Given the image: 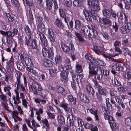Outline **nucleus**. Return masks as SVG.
<instances>
[{
	"mask_svg": "<svg viewBox=\"0 0 131 131\" xmlns=\"http://www.w3.org/2000/svg\"><path fill=\"white\" fill-rule=\"evenodd\" d=\"M54 60L56 63V64H58L61 61L62 58L60 55H57L55 57Z\"/></svg>",
	"mask_w": 131,
	"mask_h": 131,
	"instance_id": "obj_34",
	"label": "nucleus"
},
{
	"mask_svg": "<svg viewBox=\"0 0 131 131\" xmlns=\"http://www.w3.org/2000/svg\"><path fill=\"white\" fill-rule=\"evenodd\" d=\"M29 12H30L29 16V17L28 21L29 24L30 25H31L32 23L33 22L34 18L33 15L31 12V10H29Z\"/></svg>",
	"mask_w": 131,
	"mask_h": 131,
	"instance_id": "obj_39",
	"label": "nucleus"
},
{
	"mask_svg": "<svg viewBox=\"0 0 131 131\" xmlns=\"http://www.w3.org/2000/svg\"><path fill=\"white\" fill-rule=\"evenodd\" d=\"M87 110L88 112H90L91 114H93L95 119L97 121H99V118L98 115V111L97 110L95 111L91 109H87Z\"/></svg>",
	"mask_w": 131,
	"mask_h": 131,
	"instance_id": "obj_19",
	"label": "nucleus"
},
{
	"mask_svg": "<svg viewBox=\"0 0 131 131\" xmlns=\"http://www.w3.org/2000/svg\"><path fill=\"white\" fill-rule=\"evenodd\" d=\"M87 3L90 5L91 12H94L95 11H99L100 9L101 8L99 6V2L97 0H91L90 3V1H87Z\"/></svg>",
	"mask_w": 131,
	"mask_h": 131,
	"instance_id": "obj_3",
	"label": "nucleus"
},
{
	"mask_svg": "<svg viewBox=\"0 0 131 131\" xmlns=\"http://www.w3.org/2000/svg\"><path fill=\"white\" fill-rule=\"evenodd\" d=\"M93 50L95 52H99L101 53H104L105 51V49L103 48V46H98L96 45L94 46ZM103 55L104 57L105 58H109L108 56H107L103 53Z\"/></svg>",
	"mask_w": 131,
	"mask_h": 131,
	"instance_id": "obj_12",
	"label": "nucleus"
},
{
	"mask_svg": "<svg viewBox=\"0 0 131 131\" xmlns=\"http://www.w3.org/2000/svg\"><path fill=\"white\" fill-rule=\"evenodd\" d=\"M101 74H103L104 75H107L109 74V71L106 70L105 69H101Z\"/></svg>",
	"mask_w": 131,
	"mask_h": 131,
	"instance_id": "obj_48",
	"label": "nucleus"
},
{
	"mask_svg": "<svg viewBox=\"0 0 131 131\" xmlns=\"http://www.w3.org/2000/svg\"><path fill=\"white\" fill-rule=\"evenodd\" d=\"M93 61L97 65L103 66L105 64V63L103 61L100 60L97 58L93 59Z\"/></svg>",
	"mask_w": 131,
	"mask_h": 131,
	"instance_id": "obj_31",
	"label": "nucleus"
},
{
	"mask_svg": "<svg viewBox=\"0 0 131 131\" xmlns=\"http://www.w3.org/2000/svg\"><path fill=\"white\" fill-rule=\"evenodd\" d=\"M41 122L44 124L48 128L49 127V124L48 121L46 119H43L41 121Z\"/></svg>",
	"mask_w": 131,
	"mask_h": 131,
	"instance_id": "obj_46",
	"label": "nucleus"
},
{
	"mask_svg": "<svg viewBox=\"0 0 131 131\" xmlns=\"http://www.w3.org/2000/svg\"><path fill=\"white\" fill-rule=\"evenodd\" d=\"M15 77L16 79L15 82L16 84V89L18 90V88H20L23 91H25V86L21 83L20 78L21 77V73L19 72H16L15 74Z\"/></svg>",
	"mask_w": 131,
	"mask_h": 131,
	"instance_id": "obj_4",
	"label": "nucleus"
},
{
	"mask_svg": "<svg viewBox=\"0 0 131 131\" xmlns=\"http://www.w3.org/2000/svg\"><path fill=\"white\" fill-rule=\"evenodd\" d=\"M95 85L98 88L97 90L99 93L105 96L107 95L108 91L106 89L102 88L97 83H96Z\"/></svg>",
	"mask_w": 131,
	"mask_h": 131,
	"instance_id": "obj_13",
	"label": "nucleus"
},
{
	"mask_svg": "<svg viewBox=\"0 0 131 131\" xmlns=\"http://www.w3.org/2000/svg\"><path fill=\"white\" fill-rule=\"evenodd\" d=\"M83 77L82 74L74 75L72 77L73 81L75 84H78L79 82L82 81Z\"/></svg>",
	"mask_w": 131,
	"mask_h": 131,
	"instance_id": "obj_11",
	"label": "nucleus"
},
{
	"mask_svg": "<svg viewBox=\"0 0 131 131\" xmlns=\"http://www.w3.org/2000/svg\"><path fill=\"white\" fill-rule=\"evenodd\" d=\"M25 62L26 65L27 64H31V63H32L30 59L28 57L25 58Z\"/></svg>",
	"mask_w": 131,
	"mask_h": 131,
	"instance_id": "obj_58",
	"label": "nucleus"
},
{
	"mask_svg": "<svg viewBox=\"0 0 131 131\" xmlns=\"http://www.w3.org/2000/svg\"><path fill=\"white\" fill-rule=\"evenodd\" d=\"M75 72L77 73H79L82 72L83 69L81 66L79 64H77L76 66Z\"/></svg>",
	"mask_w": 131,
	"mask_h": 131,
	"instance_id": "obj_37",
	"label": "nucleus"
},
{
	"mask_svg": "<svg viewBox=\"0 0 131 131\" xmlns=\"http://www.w3.org/2000/svg\"><path fill=\"white\" fill-rule=\"evenodd\" d=\"M83 13L86 19L88 21H90L91 20V17H92L93 19H96L95 16L96 14H95L94 12H91L89 10V12L85 9H83Z\"/></svg>",
	"mask_w": 131,
	"mask_h": 131,
	"instance_id": "obj_6",
	"label": "nucleus"
},
{
	"mask_svg": "<svg viewBox=\"0 0 131 131\" xmlns=\"http://www.w3.org/2000/svg\"><path fill=\"white\" fill-rule=\"evenodd\" d=\"M104 116L105 119L111 121H114V118L112 116H109L106 114H104Z\"/></svg>",
	"mask_w": 131,
	"mask_h": 131,
	"instance_id": "obj_44",
	"label": "nucleus"
},
{
	"mask_svg": "<svg viewBox=\"0 0 131 131\" xmlns=\"http://www.w3.org/2000/svg\"><path fill=\"white\" fill-rule=\"evenodd\" d=\"M112 69L114 70L121 71L123 70L124 68L121 64L120 63H114L112 66Z\"/></svg>",
	"mask_w": 131,
	"mask_h": 131,
	"instance_id": "obj_15",
	"label": "nucleus"
},
{
	"mask_svg": "<svg viewBox=\"0 0 131 131\" xmlns=\"http://www.w3.org/2000/svg\"><path fill=\"white\" fill-rule=\"evenodd\" d=\"M100 21L101 23L105 25H108L110 26L112 25L111 21L106 18H103L100 20Z\"/></svg>",
	"mask_w": 131,
	"mask_h": 131,
	"instance_id": "obj_17",
	"label": "nucleus"
},
{
	"mask_svg": "<svg viewBox=\"0 0 131 131\" xmlns=\"http://www.w3.org/2000/svg\"><path fill=\"white\" fill-rule=\"evenodd\" d=\"M86 89L88 92L92 95L94 94V92L93 91V89L91 86L90 84L89 83H88V84L87 85Z\"/></svg>",
	"mask_w": 131,
	"mask_h": 131,
	"instance_id": "obj_25",
	"label": "nucleus"
},
{
	"mask_svg": "<svg viewBox=\"0 0 131 131\" xmlns=\"http://www.w3.org/2000/svg\"><path fill=\"white\" fill-rule=\"evenodd\" d=\"M57 91L58 93L64 95H66L68 94L67 91L65 90L63 88L61 87H57Z\"/></svg>",
	"mask_w": 131,
	"mask_h": 131,
	"instance_id": "obj_21",
	"label": "nucleus"
},
{
	"mask_svg": "<svg viewBox=\"0 0 131 131\" xmlns=\"http://www.w3.org/2000/svg\"><path fill=\"white\" fill-rule=\"evenodd\" d=\"M77 121L78 124L79 126H82L84 125V122L81 119L78 118H77Z\"/></svg>",
	"mask_w": 131,
	"mask_h": 131,
	"instance_id": "obj_53",
	"label": "nucleus"
},
{
	"mask_svg": "<svg viewBox=\"0 0 131 131\" xmlns=\"http://www.w3.org/2000/svg\"><path fill=\"white\" fill-rule=\"evenodd\" d=\"M69 104L66 103H62L61 106V107L63 108L66 111H68L69 110L68 106Z\"/></svg>",
	"mask_w": 131,
	"mask_h": 131,
	"instance_id": "obj_42",
	"label": "nucleus"
},
{
	"mask_svg": "<svg viewBox=\"0 0 131 131\" xmlns=\"http://www.w3.org/2000/svg\"><path fill=\"white\" fill-rule=\"evenodd\" d=\"M0 99L3 101H6V96L3 93H2L0 95Z\"/></svg>",
	"mask_w": 131,
	"mask_h": 131,
	"instance_id": "obj_54",
	"label": "nucleus"
},
{
	"mask_svg": "<svg viewBox=\"0 0 131 131\" xmlns=\"http://www.w3.org/2000/svg\"><path fill=\"white\" fill-rule=\"evenodd\" d=\"M29 88L30 90L33 92L36 95H37L38 94V92L37 91H36L34 86H33V84L32 85H30L29 86Z\"/></svg>",
	"mask_w": 131,
	"mask_h": 131,
	"instance_id": "obj_45",
	"label": "nucleus"
},
{
	"mask_svg": "<svg viewBox=\"0 0 131 131\" xmlns=\"http://www.w3.org/2000/svg\"><path fill=\"white\" fill-rule=\"evenodd\" d=\"M11 2L16 6L19 7L20 6L19 3L17 0H11Z\"/></svg>",
	"mask_w": 131,
	"mask_h": 131,
	"instance_id": "obj_55",
	"label": "nucleus"
},
{
	"mask_svg": "<svg viewBox=\"0 0 131 131\" xmlns=\"http://www.w3.org/2000/svg\"><path fill=\"white\" fill-rule=\"evenodd\" d=\"M93 126L92 124L88 123L85 124L84 125V127L86 128L89 129L90 130Z\"/></svg>",
	"mask_w": 131,
	"mask_h": 131,
	"instance_id": "obj_63",
	"label": "nucleus"
},
{
	"mask_svg": "<svg viewBox=\"0 0 131 131\" xmlns=\"http://www.w3.org/2000/svg\"><path fill=\"white\" fill-rule=\"evenodd\" d=\"M75 35L77 37L78 39L80 41L83 42L85 41V40L82 34L79 33L75 32Z\"/></svg>",
	"mask_w": 131,
	"mask_h": 131,
	"instance_id": "obj_35",
	"label": "nucleus"
},
{
	"mask_svg": "<svg viewBox=\"0 0 131 131\" xmlns=\"http://www.w3.org/2000/svg\"><path fill=\"white\" fill-rule=\"evenodd\" d=\"M47 35L50 41L52 43L55 41L52 29L50 28L48 29Z\"/></svg>",
	"mask_w": 131,
	"mask_h": 131,
	"instance_id": "obj_14",
	"label": "nucleus"
},
{
	"mask_svg": "<svg viewBox=\"0 0 131 131\" xmlns=\"http://www.w3.org/2000/svg\"><path fill=\"white\" fill-rule=\"evenodd\" d=\"M85 58L87 59H88L89 60V61H88V64L89 65V64H90L92 62V63H93V59H93L92 56L91 55L89 54H87L85 56Z\"/></svg>",
	"mask_w": 131,
	"mask_h": 131,
	"instance_id": "obj_30",
	"label": "nucleus"
},
{
	"mask_svg": "<svg viewBox=\"0 0 131 131\" xmlns=\"http://www.w3.org/2000/svg\"><path fill=\"white\" fill-rule=\"evenodd\" d=\"M102 11L103 15L107 18H110L111 16L114 18L116 17V13L113 11L112 10L104 9H103Z\"/></svg>",
	"mask_w": 131,
	"mask_h": 131,
	"instance_id": "obj_8",
	"label": "nucleus"
},
{
	"mask_svg": "<svg viewBox=\"0 0 131 131\" xmlns=\"http://www.w3.org/2000/svg\"><path fill=\"white\" fill-rule=\"evenodd\" d=\"M109 123L110 124V126L112 129L116 130L119 128V124L118 123L114 122L111 125L110 122H109Z\"/></svg>",
	"mask_w": 131,
	"mask_h": 131,
	"instance_id": "obj_29",
	"label": "nucleus"
},
{
	"mask_svg": "<svg viewBox=\"0 0 131 131\" xmlns=\"http://www.w3.org/2000/svg\"><path fill=\"white\" fill-rule=\"evenodd\" d=\"M35 18L37 23L38 24V25L43 24L42 23V19L41 17L36 16L35 17Z\"/></svg>",
	"mask_w": 131,
	"mask_h": 131,
	"instance_id": "obj_38",
	"label": "nucleus"
},
{
	"mask_svg": "<svg viewBox=\"0 0 131 131\" xmlns=\"http://www.w3.org/2000/svg\"><path fill=\"white\" fill-rule=\"evenodd\" d=\"M58 122L61 124H64L65 123L64 117L62 115L59 116L58 117Z\"/></svg>",
	"mask_w": 131,
	"mask_h": 131,
	"instance_id": "obj_36",
	"label": "nucleus"
},
{
	"mask_svg": "<svg viewBox=\"0 0 131 131\" xmlns=\"http://www.w3.org/2000/svg\"><path fill=\"white\" fill-rule=\"evenodd\" d=\"M30 46L32 49L37 50V53H39L40 52V47L39 45L38 44L37 40L35 39H33L30 42Z\"/></svg>",
	"mask_w": 131,
	"mask_h": 131,
	"instance_id": "obj_10",
	"label": "nucleus"
},
{
	"mask_svg": "<svg viewBox=\"0 0 131 131\" xmlns=\"http://www.w3.org/2000/svg\"><path fill=\"white\" fill-rule=\"evenodd\" d=\"M125 123L126 125L129 126L131 124L130 118L129 117H127L125 119Z\"/></svg>",
	"mask_w": 131,
	"mask_h": 131,
	"instance_id": "obj_49",
	"label": "nucleus"
},
{
	"mask_svg": "<svg viewBox=\"0 0 131 131\" xmlns=\"http://www.w3.org/2000/svg\"><path fill=\"white\" fill-rule=\"evenodd\" d=\"M11 87L9 85H7L4 86L3 88V91L5 92L10 91L11 89Z\"/></svg>",
	"mask_w": 131,
	"mask_h": 131,
	"instance_id": "obj_60",
	"label": "nucleus"
},
{
	"mask_svg": "<svg viewBox=\"0 0 131 131\" xmlns=\"http://www.w3.org/2000/svg\"><path fill=\"white\" fill-rule=\"evenodd\" d=\"M24 29L25 30V32L26 34L28 35V36H31V32L30 29L27 25H26Z\"/></svg>",
	"mask_w": 131,
	"mask_h": 131,
	"instance_id": "obj_40",
	"label": "nucleus"
},
{
	"mask_svg": "<svg viewBox=\"0 0 131 131\" xmlns=\"http://www.w3.org/2000/svg\"><path fill=\"white\" fill-rule=\"evenodd\" d=\"M131 29V23L129 22L125 23L120 29V32L122 34H125L129 32Z\"/></svg>",
	"mask_w": 131,
	"mask_h": 131,
	"instance_id": "obj_7",
	"label": "nucleus"
},
{
	"mask_svg": "<svg viewBox=\"0 0 131 131\" xmlns=\"http://www.w3.org/2000/svg\"><path fill=\"white\" fill-rule=\"evenodd\" d=\"M37 28L38 31L40 33L38 34V35L42 45L45 46H47V40L44 35L42 34L45 31V25L43 24L38 25L37 26Z\"/></svg>",
	"mask_w": 131,
	"mask_h": 131,
	"instance_id": "obj_1",
	"label": "nucleus"
},
{
	"mask_svg": "<svg viewBox=\"0 0 131 131\" xmlns=\"http://www.w3.org/2000/svg\"><path fill=\"white\" fill-rule=\"evenodd\" d=\"M6 16L8 21L10 22L13 21L14 20L13 17L9 13L6 14Z\"/></svg>",
	"mask_w": 131,
	"mask_h": 131,
	"instance_id": "obj_41",
	"label": "nucleus"
},
{
	"mask_svg": "<svg viewBox=\"0 0 131 131\" xmlns=\"http://www.w3.org/2000/svg\"><path fill=\"white\" fill-rule=\"evenodd\" d=\"M22 105L24 106L25 108L27 109L28 108V102L26 99L22 100Z\"/></svg>",
	"mask_w": 131,
	"mask_h": 131,
	"instance_id": "obj_50",
	"label": "nucleus"
},
{
	"mask_svg": "<svg viewBox=\"0 0 131 131\" xmlns=\"http://www.w3.org/2000/svg\"><path fill=\"white\" fill-rule=\"evenodd\" d=\"M42 54L44 57H47L49 59H52L54 57L53 51L51 49H48L46 47H44L42 49Z\"/></svg>",
	"mask_w": 131,
	"mask_h": 131,
	"instance_id": "obj_5",
	"label": "nucleus"
},
{
	"mask_svg": "<svg viewBox=\"0 0 131 131\" xmlns=\"http://www.w3.org/2000/svg\"><path fill=\"white\" fill-rule=\"evenodd\" d=\"M7 36V39L8 38L9 39H13V37L14 36L12 32L10 31H8Z\"/></svg>",
	"mask_w": 131,
	"mask_h": 131,
	"instance_id": "obj_47",
	"label": "nucleus"
},
{
	"mask_svg": "<svg viewBox=\"0 0 131 131\" xmlns=\"http://www.w3.org/2000/svg\"><path fill=\"white\" fill-rule=\"evenodd\" d=\"M79 96L81 100L84 103H88L89 102V99L83 94L81 93H79Z\"/></svg>",
	"mask_w": 131,
	"mask_h": 131,
	"instance_id": "obj_20",
	"label": "nucleus"
},
{
	"mask_svg": "<svg viewBox=\"0 0 131 131\" xmlns=\"http://www.w3.org/2000/svg\"><path fill=\"white\" fill-rule=\"evenodd\" d=\"M122 76L125 79H127L128 80L130 79L131 74L127 70L123 72Z\"/></svg>",
	"mask_w": 131,
	"mask_h": 131,
	"instance_id": "obj_23",
	"label": "nucleus"
},
{
	"mask_svg": "<svg viewBox=\"0 0 131 131\" xmlns=\"http://www.w3.org/2000/svg\"><path fill=\"white\" fill-rule=\"evenodd\" d=\"M117 17L119 20H122L123 18V13L121 12L119 13H118Z\"/></svg>",
	"mask_w": 131,
	"mask_h": 131,
	"instance_id": "obj_59",
	"label": "nucleus"
},
{
	"mask_svg": "<svg viewBox=\"0 0 131 131\" xmlns=\"http://www.w3.org/2000/svg\"><path fill=\"white\" fill-rule=\"evenodd\" d=\"M14 59L12 57H11L10 58L9 60V62L8 64L7 68L8 69H10V71H13V68L14 67Z\"/></svg>",
	"mask_w": 131,
	"mask_h": 131,
	"instance_id": "obj_18",
	"label": "nucleus"
},
{
	"mask_svg": "<svg viewBox=\"0 0 131 131\" xmlns=\"http://www.w3.org/2000/svg\"><path fill=\"white\" fill-rule=\"evenodd\" d=\"M43 64L46 67H51L53 64L51 61L45 58L43 60Z\"/></svg>",
	"mask_w": 131,
	"mask_h": 131,
	"instance_id": "obj_22",
	"label": "nucleus"
},
{
	"mask_svg": "<svg viewBox=\"0 0 131 131\" xmlns=\"http://www.w3.org/2000/svg\"><path fill=\"white\" fill-rule=\"evenodd\" d=\"M75 28L76 29H80L83 24L82 23L80 20H76L75 21Z\"/></svg>",
	"mask_w": 131,
	"mask_h": 131,
	"instance_id": "obj_24",
	"label": "nucleus"
},
{
	"mask_svg": "<svg viewBox=\"0 0 131 131\" xmlns=\"http://www.w3.org/2000/svg\"><path fill=\"white\" fill-rule=\"evenodd\" d=\"M122 49L121 52L124 55L126 56L127 54L129 56L131 55V52L127 48H122Z\"/></svg>",
	"mask_w": 131,
	"mask_h": 131,
	"instance_id": "obj_26",
	"label": "nucleus"
},
{
	"mask_svg": "<svg viewBox=\"0 0 131 131\" xmlns=\"http://www.w3.org/2000/svg\"><path fill=\"white\" fill-rule=\"evenodd\" d=\"M67 99L68 100V101L71 102H73V104H75L76 103V100L75 98H74L73 96L71 95H68L67 96Z\"/></svg>",
	"mask_w": 131,
	"mask_h": 131,
	"instance_id": "obj_27",
	"label": "nucleus"
},
{
	"mask_svg": "<svg viewBox=\"0 0 131 131\" xmlns=\"http://www.w3.org/2000/svg\"><path fill=\"white\" fill-rule=\"evenodd\" d=\"M89 70L88 76L89 78H91L93 75L96 74L99 71L101 72V69L102 68L100 67H96L93 63L91 62L89 64Z\"/></svg>",
	"mask_w": 131,
	"mask_h": 131,
	"instance_id": "obj_2",
	"label": "nucleus"
},
{
	"mask_svg": "<svg viewBox=\"0 0 131 131\" xmlns=\"http://www.w3.org/2000/svg\"><path fill=\"white\" fill-rule=\"evenodd\" d=\"M25 44L28 47H30V41L31 40V36H28L27 37H25Z\"/></svg>",
	"mask_w": 131,
	"mask_h": 131,
	"instance_id": "obj_32",
	"label": "nucleus"
},
{
	"mask_svg": "<svg viewBox=\"0 0 131 131\" xmlns=\"http://www.w3.org/2000/svg\"><path fill=\"white\" fill-rule=\"evenodd\" d=\"M54 4V8L55 10H57L58 8V5L57 3L56 0H46V7L48 10H51L52 7V2Z\"/></svg>",
	"mask_w": 131,
	"mask_h": 131,
	"instance_id": "obj_9",
	"label": "nucleus"
},
{
	"mask_svg": "<svg viewBox=\"0 0 131 131\" xmlns=\"http://www.w3.org/2000/svg\"><path fill=\"white\" fill-rule=\"evenodd\" d=\"M65 5L68 7H70L71 5V3L70 0H64Z\"/></svg>",
	"mask_w": 131,
	"mask_h": 131,
	"instance_id": "obj_56",
	"label": "nucleus"
},
{
	"mask_svg": "<svg viewBox=\"0 0 131 131\" xmlns=\"http://www.w3.org/2000/svg\"><path fill=\"white\" fill-rule=\"evenodd\" d=\"M110 95L112 97H115L116 96V92L115 91H110Z\"/></svg>",
	"mask_w": 131,
	"mask_h": 131,
	"instance_id": "obj_64",
	"label": "nucleus"
},
{
	"mask_svg": "<svg viewBox=\"0 0 131 131\" xmlns=\"http://www.w3.org/2000/svg\"><path fill=\"white\" fill-rule=\"evenodd\" d=\"M18 113L16 111H14L12 114V116L13 118H16L18 116Z\"/></svg>",
	"mask_w": 131,
	"mask_h": 131,
	"instance_id": "obj_62",
	"label": "nucleus"
},
{
	"mask_svg": "<svg viewBox=\"0 0 131 131\" xmlns=\"http://www.w3.org/2000/svg\"><path fill=\"white\" fill-rule=\"evenodd\" d=\"M67 122H69V123L71 126H73L74 125V122L73 117L71 118L69 116L67 117Z\"/></svg>",
	"mask_w": 131,
	"mask_h": 131,
	"instance_id": "obj_43",
	"label": "nucleus"
},
{
	"mask_svg": "<svg viewBox=\"0 0 131 131\" xmlns=\"http://www.w3.org/2000/svg\"><path fill=\"white\" fill-rule=\"evenodd\" d=\"M55 22L56 25L58 27H61L62 26V23L61 22H60L59 19L58 18H57L55 21Z\"/></svg>",
	"mask_w": 131,
	"mask_h": 131,
	"instance_id": "obj_51",
	"label": "nucleus"
},
{
	"mask_svg": "<svg viewBox=\"0 0 131 131\" xmlns=\"http://www.w3.org/2000/svg\"><path fill=\"white\" fill-rule=\"evenodd\" d=\"M25 1L26 4L29 6L31 7L34 6V4L32 1H28L27 0H25Z\"/></svg>",
	"mask_w": 131,
	"mask_h": 131,
	"instance_id": "obj_57",
	"label": "nucleus"
},
{
	"mask_svg": "<svg viewBox=\"0 0 131 131\" xmlns=\"http://www.w3.org/2000/svg\"><path fill=\"white\" fill-rule=\"evenodd\" d=\"M59 12L60 16L62 18H65L66 17V15L64 11L62 9H59Z\"/></svg>",
	"mask_w": 131,
	"mask_h": 131,
	"instance_id": "obj_52",
	"label": "nucleus"
},
{
	"mask_svg": "<svg viewBox=\"0 0 131 131\" xmlns=\"http://www.w3.org/2000/svg\"><path fill=\"white\" fill-rule=\"evenodd\" d=\"M69 74L68 72H61L60 74V79L62 82L65 83L68 81L67 76Z\"/></svg>",
	"mask_w": 131,
	"mask_h": 131,
	"instance_id": "obj_16",
	"label": "nucleus"
},
{
	"mask_svg": "<svg viewBox=\"0 0 131 131\" xmlns=\"http://www.w3.org/2000/svg\"><path fill=\"white\" fill-rule=\"evenodd\" d=\"M26 69L29 73H31L33 70V65L32 63H31L30 64H27L26 65Z\"/></svg>",
	"mask_w": 131,
	"mask_h": 131,
	"instance_id": "obj_33",
	"label": "nucleus"
},
{
	"mask_svg": "<svg viewBox=\"0 0 131 131\" xmlns=\"http://www.w3.org/2000/svg\"><path fill=\"white\" fill-rule=\"evenodd\" d=\"M73 4L75 6L80 7L81 6L80 1L78 0H74L73 2Z\"/></svg>",
	"mask_w": 131,
	"mask_h": 131,
	"instance_id": "obj_61",
	"label": "nucleus"
},
{
	"mask_svg": "<svg viewBox=\"0 0 131 131\" xmlns=\"http://www.w3.org/2000/svg\"><path fill=\"white\" fill-rule=\"evenodd\" d=\"M61 47L64 52H69L70 50V48L65 44L61 43Z\"/></svg>",
	"mask_w": 131,
	"mask_h": 131,
	"instance_id": "obj_28",
	"label": "nucleus"
}]
</instances>
